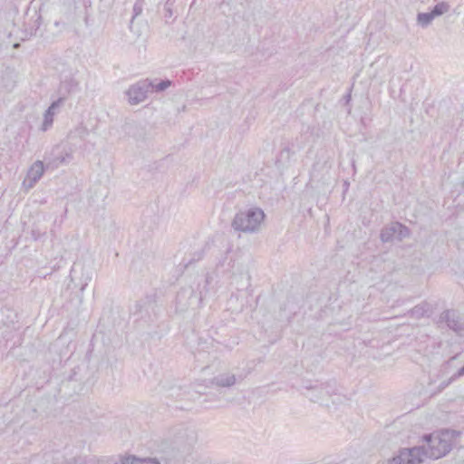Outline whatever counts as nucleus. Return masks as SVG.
Here are the masks:
<instances>
[{"instance_id": "f257e3e1", "label": "nucleus", "mask_w": 464, "mask_h": 464, "mask_svg": "<svg viewBox=\"0 0 464 464\" xmlns=\"http://www.w3.org/2000/svg\"><path fill=\"white\" fill-rule=\"evenodd\" d=\"M456 435L455 430H449L425 434L422 437L423 444L418 446L422 452V459H438L447 455L452 449Z\"/></svg>"}, {"instance_id": "f03ea898", "label": "nucleus", "mask_w": 464, "mask_h": 464, "mask_svg": "<svg viewBox=\"0 0 464 464\" xmlns=\"http://www.w3.org/2000/svg\"><path fill=\"white\" fill-rule=\"evenodd\" d=\"M166 444L177 450H189L197 441V432L192 427L179 424L165 434Z\"/></svg>"}, {"instance_id": "7ed1b4c3", "label": "nucleus", "mask_w": 464, "mask_h": 464, "mask_svg": "<svg viewBox=\"0 0 464 464\" xmlns=\"http://www.w3.org/2000/svg\"><path fill=\"white\" fill-rule=\"evenodd\" d=\"M265 217L266 215L260 208H250L246 211L236 214L231 226L236 231L256 233L260 229Z\"/></svg>"}, {"instance_id": "20e7f679", "label": "nucleus", "mask_w": 464, "mask_h": 464, "mask_svg": "<svg viewBox=\"0 0 464 464\" xmlns=\"http://www.w3.org/2000/svg\"><path fill=\"white\" fill-rule=\"evenodd\" d=\"M305 396L314 402L329 406L331 401L333 404L339 402L340 395L335 392V382L316 384L306 388Z\"/></svg>"}, {"instance_id": "39448f33", "label": "nucleus", "mask_w": 464, "mask_h": 464, "mask_svg": "<svg viewBox=\"0 0 464 464\" xmlns=\"http://www.w3.org/2000/svg\"><path fill=\"white\" fill-rule=\"evenodd\" d=\"M423 462L422 452L418 446L403 448L398 455L389 459L387 464H420Z\"/></svg>"}, {"instance_id": "423d86ee", "label": "nucleus", "mask_w": 464, "mask_h": 464, "mask_svg": "<svg viewBox=\"0 0 464 464\" xmlns=\"http://www.w3.org/2000/svg\"><path fill=\"white\" fill-rule=\"evenodd\" d=\"M151 86H153V82L148 79L131 85L126 91L130 104L136 105L142 102L147 98L148 92H150Z\"/></svg>"}, {"instance_id": "0eeeda50", "label": "nucleus", "mask_w": 464, "mask_h": 464, "mask_svg": "<svg viewBox=\"0 0 464 464\" xmlns=\"http://www.w3.org/2000/svg\"><path fill=\"white\" fill-rule=\"evenodd\" d=\"M440 320L446 322L448 327L458 334L464 332V317L456 310L449 309L440 314Z\"/></svg>"}, {"instance_id": "6e6552de", "label": "nucleus", "mask_w": 464, "mask_h": 464, "mask_svg": "<svg viewBox=\"0 0 464 464\" xmlns=\"http://www.w3.org/2000/svg\"><path fill=\"white\" fill-rule=\"evenodd\" d=\"M81 273L80 280V290L82 293L85 287L88 285L89 282L92 278V271L90 267H85L84 265L80 263H75L72 268L71 269L70 277L71 281H73L77 276L78 273Z\"/></svg>"}, {"instance_id": "1a4fd4ad", "label": "nucleus", "mask_w": 464, "mask_h": 464, "mask_svg": "<svg viewBox=\"0 0 464 464\" xmlns=\"http://www.w3.org/2000/svg\"><path fill=\"white\" fill-rule=\"evenodd\" d=\"M65 97H60L56 101L53 102L49 108L45 111L44 116V122L42 126L43 130H48L53 122V116L56 114L58 110L63 105Z\"/></svg>"}, {"instance_id": "9d476101", "label": "nucleus", "mask_w": 464, "mask_h": 464, "mask_svg": "<svg viewBox=\"0 0 464 464\" xmlns=\"http://www.w3.org/2000/svg\"><path fill=\"white\" fill-rule=\"evenodd\" d=\"M51 155L53 158L52 160L50 159L49 162H47V167L49 165L58 167L59 165L63 164L72 159V151L71 150H61L60 145H57L53 149Z\"/></svg>"}, {"instance_id": "9b49d317", "label": "nucleus", "mask_w": 464, "mask_h": 464, "mask_svg": "<svg viewBox=\"0 0 464 464\" xmlns=\"http://www.w3.org/2000/svg\"><path fill=\"white\" fill-rule=\"evenodd\" d=\"M44 172V163L41 160H36L29 169L27 173V179L29 180V187L32 188L43 176Z\"/></svg>"}, {"instance_id": "f8f14e48", "label": "nucleus", "mask_w": 464, "mask_h": 464, "mask_svg": "<svg viewBox=\"0 0 464 464\" xmlns=\"http://www.w3.org/2000/svg\"><path fill=\"white\" fill-rule=\"evenodd\" d=\"M236 382V375L229 372L219 373L212 380V383L218 387H231Z\"/></svg>"}, {"instance_id": "ddd939ff", "label": "nucleus", "mask_w": 464, "mask_h": 464, "mask_svg": "<svg viewBox=\"0 0 464 464\" xmlns=\"http://www.w3.org/2000/svg\"><path fill=\"white\" fill-rule=\"evenodd\" d=\"M395 222L390 224L382 229L380 238L382 242L388 243L392 242L394 237H396V228Z\"/></svg>"}, {"instance_id": "4468645a", "label": "nucleus", "mask_w": 464, "mask_h": 464, "mask_svg": "<svg viewBox=\"0 0 464 464\" xmlns=\"http://www.w3.org/2000/svg\"><path fill=\"white\" fill-rule=\"evenodd\" d=\"M120 464H160L156 459H138L134 456L122 458Z\"/></svg>"}, {"instance_id": "2eb2a0df", "label": "nucleus", "mask_w": 464, "mask_h": 464, "mask_svg": "<svg viewBox=\"0 0 464 464\" xmlns=\"http://www.w3.org/2000/svg\"><path fill=\"white\" fill-rule=\"evenodd\" d=\"M430 312V304L428 303H422L414 306L411 311V315L416 319L424 317Z\"/></svg>"}, {"instance_id": "dca6fc26", "label": "nucleus", "mask_w": 464, "mask_h": 464, "mask_svg": "<svg viewBox=\"0 0 464 464\" xmlns=\"http://www.w3.org/2000/svg\"><path fill=\"white\" fill-rule=\"evenodd\" d=\"M434 18L435 17L433 16L431 12L419 13L417 14V23L421 27H427L431 24V22L433 21Z\"/></svg>"}, {"instance_id": "f3484780", "label": "nucleus", "mask_w": 464, "mask_h": 464, "mask_svg": "<svg viewBox=\"0 0 464 464\" xmlns=\"http://www.w3.org/2000/svg\"><path fill=\"white\" fill-rule=\"evenodd\" d=\"M394 227L396 228V237L398 238V240L401 241L402 239L410 237L411 231L403 224L400 222H395Z\"/></svg>"}, {"instance_id": "a211bd4d", "label": "nucleus", "mask_w": 464, "mask_h": 464, "mask_svg": "<svg viewBox=\"0 0 464 464\" xmlns=\"http://www.w3.org/2000/svg\"><path fill=\"white\" fill-rule=\"evenodd\" d=\"M450 5L446 2L438 3L430 11L434 17L440 16L450 11Z\"/></svg>"}, {"instance_id": "6ab92c4d", "label": "nucleus", "mask_w": 464, "mask_h": 464, "mask_svg": "<svg viewBox=\"0 0 464 464\" xmlns=\"http://www.w3.org/2000/svg\"><path fill=\"white\" fill-rule=\"evenodd\" d=\"M204 252L202 250L197 251L193 254V256L189 258H183L182 262L179 264L183 266L184 268L188 267L192 263L200 260L203 257Z\"/></svg>"}, {"instance_id": "aec40b11", "label": "nucleus", "mask_w": 464, "mask_h": 464, "mask_svg": "<svg viewBox=\"0 0 464 464\" xmlns=\"http://www.w3.org/2000/svg\"><path fill=\"white\" fill-rule=\"evenodd\" d=\"M171 85V81L169 80H163L160 82L154 84L150 87V92H160L165 91L167 88H169Z\"/></svg>"}, {"instance_id": "412c9836", "label": "nucleus", "mask_w": 464, "mask_h": 464, "mask_svg": "<svg viewBox=\"0 0 464 464\" xmlns=\"http://www.w3.org/2000/svg\"><path fill=\"white\" fill-rule=\"evenodd\" d=\"M460 376H456V373H454L450 379L443 381L439 385V391L441 392L446 387H448L452 382H454L456 379L459 378Z\"/></svg>"}, {"instance_id": "4be33fe9", "label": "nucleus", "mask_w": 464, "mask_h": 464, "mask_svg": "<svg viewBox=\"0 0 464 464\" xmlns=\"http://www.w3.org/2000/svg\"><path fill=\"white\" fill-rule=\"evenodd\" d=\"M42 459H44L46 462H48L51 459H52V454L51 453H45L44 454V456L42 457ZM41 459V457L40 456H35L32 459H31V463L32 464H37L39 462V460Z\"/></svg>"}, {"instance_id": "5701e85b", "label": "nucleus", "mask_w": 464, "mask_h": 464, "mask_svg": "<svg viewBox=\"0 0 464 464\" xmlns=\"http://www.w3.org/2000/svg\"><path fill=\"white\" fill-rule=\"evenodd\" d=\"M44 235L45 232H41L39 229L33 228L31 231V236L34 240H38Z\"/></svg>"}, {"instance_id": "b1692460", "label": "nucleus", "mask_w": 464, "mask_h": 464, "mask_svg": "<svg viewBox=\"0 0 464 464\" xmlns=\"http://www.w3.org/2000/svg\"><path fill=\"white\" fill-rule=\"evenodd\" d=\"M133 13L132 20L142 13V5L140 3H136L134 5Z\"/></svg>"}, {"instance_id": "393cba45", "label": "nucleus", "mask_w": 464, "mask_h": 464, "mask_svg": "<svg viewBox=\"0 0 464 464\" xmlns=\"http://www.w3.org/2000/svg\"><path fill=\"white\" fill-rule=\"evenodd\" d=\"M76 131L79 132V136L81 137V139H83L88 134V130L83 127L76 129Z\"/></svg>"}, {"instance_id": "a878e982", "label": "nucleus", "mask_w": 464, "mask_h": 464, "mask_svg": "<svg viewBox=\"0 0 464 464\" xmlns=\"http://www.w3.org/2000/svg\"><path fill=\"white\" fill-rule=\"evenodd\" d=\"M188 292L189 295H192L193 294V290L192 289H188V290H182L180 292L178 293V299L179 300L181 297H183L186 293Z\"/></svg>"}, {"instance_id": "bb28decb", "label": "nucleus", "mask_w": 464, "mask_h": 464, "mask_svg": "<svg viewBox=\"0 0 464 464\" xmlns=\"http://www.w3.org/2000/svg\"><path fill=\"white\" fill-rule=\"evenodd\" d=\"M456 376H464V365L458 370Z\"/></svg>"}, {"instance_id": "cd10ccee", "label": "nucleus", "mask_w": 464, "mask_h": 464, "mask_svg": "<svg viewBox=\"0 0 464 464\" xmlns=\"http://www.w3.org/2000/svg\"><path fill=\"white\" fill-rule=\"evenodd\" d=\"M205 281H206V284H208V283H209V276H208L206 277V280H205Z\"/></svg>"}, {"instance_id": "c85d7f7f", "label": "nucleus", "mask_w": 464, "mask_h": 464, "mask_svg": "<svg viewBox=\"0 0 464 464\" xmlns=\"http://www.w3.org/2000/svg\"><path fill=\"white\" fill-rule=\"evenodd\" d=\"M19 45H20L19 44H14V48H18V47H19Z\"/></svg>"}, {"instance_id": "c756f323", "label": "nucleus", "mask_w": 464, "mask_h": 464, "mask_svg": "<svg viewBox=\"0 0 464 464\" xmlns=\"http://www.w3.org/2000/svg\"><path fill=\"white\" fill-rule=\"evenodd\" d=\"M168 14H169V16L172 15V13L170 10H169Z\"/></svg>"}, {"instance_id": "7c9ffc66", "label": "nucleus", "mask_w": 464, "mask_h": 464, "mask_svg": "<svg viewBox=\"0 0 464 464\" xmlns=\"http://www.w3.org/2000/svg\"><path fill=\"white\" fill-rule=\"evenodd\" d=\"M168 14H169V16L172 15V13L170 10H169Z\"/></svg>"}, {"instance_id": "2f4dec72", "label": "nucleus", "mask_w": 464, "mask_h": 464, "mask_svg": "<svg viewBox=\"0 0 464 464\" xmlns=\"http://www.w3.org/2000/svg\"><path fill=\"white\" fill-rule=\"evenodd\" d=\"M199 295H200V299H202V292L201 291L199 292Z\"/></svg>"}]
</instances>
